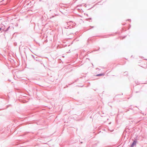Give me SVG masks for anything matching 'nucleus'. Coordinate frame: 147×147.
<instances>
[{"instance_id":"nucleus-1","label":"nucleus","mask_w":147,"mask_h":147,"mask_svg":"<svg viewBox=\"0 0 147 147\" xmlns=\"http://www.w3.org/2000/svg\"><path fill=\"white\" fill-rule=\"evenodd\" d=\"M136 141H134L132 145H131V147H134V146H136Z\"/></svg>"},{"instance_id":"nucleus-2","label":"nucleus","mask_w":147,"mask_h":147,"mask_svg":"<svg viewBox=\"0 0 147 147\" xmlns=\"http://www.w3.org/2000/svg\"><path fill=\"white\" fill-rule=\"evenodd\" d=\"M104 74H98L96 75L97 76H103V75Z\"/></svg>"},{"instance_id":"nucleus-3","label":"nucleus","mask_w":147,"mask_h":147,"mask_svg":"<svg viewBox=\"0 0 147 147\" xmlns=\"http://www.w3.org/2000/svg\"><path fill=\"white\" fill-rule=\"evenodd\" d=\"M1 30V28H0V31Z\"/></svg>"}]
</instances>
